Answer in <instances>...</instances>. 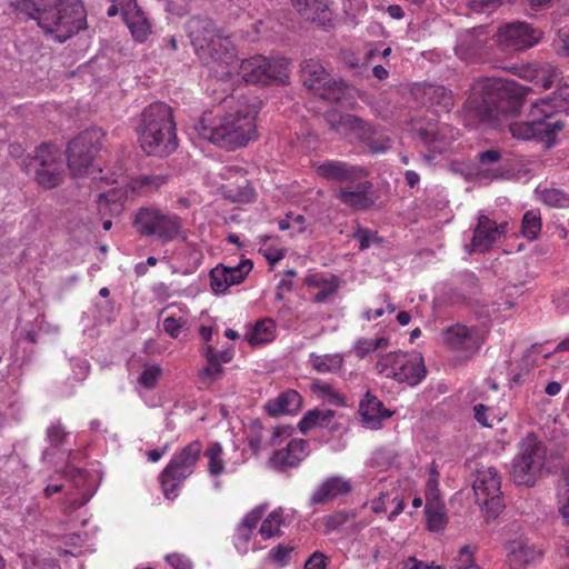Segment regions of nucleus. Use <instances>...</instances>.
Wrapping results in <instances>:
<instances>
[{
	"instance_id": "obj_1",
	"label": "nucleus",
	"mask_w": 569,
	"mask_h": 569,
	"mask_svg": "<svg viewBox=\"0 0 569 569\" xmlns=\"http://www.w3.org/2000/svg\"><path fill=\"white\" fill-rule=\"evenodd\" d=\"M187 32L194 53L203 64L211 68L220 67L221 71H216L220 76L230 74L238 68L236 46L229 37L217 33L210 19H189ZM239 69L247 83L268 86L282 81L283 60L257 54L242 60Z\"/></svg>"
},
{
	"instance_id": "obj_2",
	"label": "nucleus",
	"mask_w": 569,
	"mask_h": 569,
	"mask_svg": "<svg viewBox=\"0 0 569 569\" xmlns=\"http://www.w3.org/2000/svg\"><path fill=\"white\" fill-rule=\"evenodd\" d=\"M529 89L510 80L486 79L476 84L466 101V108L475 112L480 122L502 128L503 120L517 116Z\"/></svg>"
},
{
	"instance_id": "obj_3",
	"label": "nucleus",
	"mask_w": 569,
	"mask_h": 569,
	"mask_svg": "<svg viewBox=\"0 0 569 569\" xmlns=\"http://www.w3.org/2000/svg\"><path fill=\"white\" fill-rule=\"evenodd\" d=\"M18 17L33 19L47 34L64 42L87 27L86 10L78 0H14Z\"/></svg>"
},
{
	"instance_id": "obj_4",
	"label": "nucleus",
	"mask_w": 569,
	"mask_h": 569,
	"mask_svg": "<svg viewBox=\"0 0 569 569\" xmlns=\"http://www.w3.org/2000/svg\"><path fill=\"white\" fill-rule=\"evenodd\" d=\"M256 108L249 104H240L224 114L206 111L196 123L194 130L199 137L220 148L236 150L256 139Z\"/></svg>"
},
{
	"instance_id": "obj_5",
	"label": "nucleus",
	"mask_w": 569,
	"mask_h": 569,
	"mask_svg": "<svg viewBox=\"0 0 569 569\" xmlns=\"http://www.w3.org/2000/svg\"><path fill=\"white\" fill-rule=\"evenodd\" d=\"M142 150L149 156L167 157L178 147L172 109L163 102L146 107L136 128Z\"/></svg>"
},
{
	"instance_id": "obj_6",
	"label": "nucleus",
	"mask_w": 569,
	"mask_h": 569,
	"mask_svg": "<svg viewBox=\"0 0 569 569\" xmlns=\"http://www.w3.org/2000/svg\"><path fill=\"white\" fill-rule=\"evenodd\" d=\"M301 77L303 84L321 99L343 107L351 104L353 88L346 81L333 78L318 60H303Z\"/></svg>"
},
{
	"instance_id": "obj_7",
	"label": "nucleus",
	"mask_w": 569,
	"mask_h": 569,
	"mask_svg": "<svg viewBox=\"0 0 569 569\" xmlns=\"http://www.w3.org/2000/svg\"><path fill=\"white\" fill-rule=\"evenodd\" d=\"M202 443L191 441L177 451L159 475V483L163 496L173 500L179 496L182 483L194 472L202 455Z\"/></svg>"
},
{
	"instance_id": "obj_8",
	"label": "nucleus",
	"mask_w": 569,
	"mask_h": 569,
	"mask_svg": "<svg viewBox=\"0 0 569 569\" xmlns=\"http://www.w3.org/2000/svg\"><path fill=\"white\" fill-rule=\"evenodd\" d=\"M557 114L556 107L551 100L542 99L532 104L529 112V120L522 122H510L509 132L513 138L529 140L538 138L550 140L563 128L560 120H552Z\"/></svg>"
},
{
	"instance_id": "obj_9",
	"label": "nucleus",
	"mask_w": 569,
	"mask_h": 569,
	"mask_svg": "<svg viewBox=\"0 0 569 569\" xmlns=\"http://www.w3.org/2000/svg\"><path fill=\"white\" fill-rule=\"evenodd\" d=\"M547 448L533 433H528L518 446L512 461L511 476L515 483L532 487L546 465Z\"/></svg>"
},
{
	"instance_id": "obj_10",
	"label": "nucleus",
	"mask_w": 569,
	"mask_h": 569,
	"mask_svg": "<svg viewBox=\"0 0 569 569\" xmlns=\"http://www.w3.org/2000/svg\"><path fill=\"white\" fill-rule=\"evenodd\" d=\"M133 227L141 236L153 237L161 243L184 238L182 219L176 213L154 207L140 208L134 216Z\"/></svg>"
},
{
	"instance_id": "obj_11",
	"label": "nucleus",
	"mask_w": 569,
	"mask_h": 569,
	"mask_svg": "<svg viewBox=\"0 0 569 569\" xmlns=\"http://www.w3.org/2000/svg\"><path fill=\"white\" fill-rule=\"evenodd\" d=\"M284 427L263 426L260 420L250 422L247 429L248 446L254 456L266 450H272L269 458V466L272 469L282 471L284 469Z\"/></svg>"
},
{
	"instance_id": "obj_12",
	"label": "nucleus",
	"mask_w": 569,
	"mask_h": 569,
	"mask_svg": "<svg viewBox=\"0 0 569 569\" xmlns=\"http://www.w3.org/2000/svg\"><path fill=\"white\" fill-rule=\"evenodd\" d=\"M27 169L34 171V179L43 189H53L60 186L64 178L62 154L50 144H41L36 149Z\"/></svg>"
},
{
	"instance_id": "obj_13",
	"label": "nucleus",
	"mask_w": 569,
	"mask_h": 569,
	"mask_svg": "<svg viewBox=\"0 0 569 569\" xmlns=\"http://www.w3.org/2000/svg\"><path fill=\"white\" fill-rule=\"evenodd\" d=\"M102 133L100 130L91 129L78 134L68 144V167L74 177L89 172L93 159L101 148Z\"/></svg>"
},
{
	"instance_id": "obj_14",
	"label": "nucleus",
	"mask_w": 569,
	"mask_h": 569,
	"mask_svg": "<svg viewBox=\"0 0 569 569\" xmlns=\"http://www.w3.org/2000/svg\"><path fill=\"white\" fill-rule=\"evenodd\" d=\"M501 478L493 467L481 468L473 481L476 502L493 515L503 509Z\"/></svg>"
},
{
	"instance_id": "obj_15",
	"label": "nucleus",
	"mask_w": 569,
	"mask_h": 569,
	"mask_svg": "<svg viewBox=\"0 0 569 569\" xmlns=\"http://www.w3.org/2000/svg\"><path fill=\"white\" fill-rule=\"evenodd\" d=\"M542 31L525 21H513L499 27L497 31L498 43L508 50H525L540 42Z\"/></svg>"
},
{
	"instance_id": "obj_16",
	"label": "nucleus",
	"mask_w": 569,
	"mask_h": 569,
	"mask_svg": "<svg viewBox=\"0 0 569 569\" xmlns=\"http://www.w3.org/2000/svg\"><path fill=\"white\" fill-rule=\"evenodd\" d=\"M486 340V332L479 327H468L461 323L452 325L443 330V341L452 350L466 358L476 355Z\"/></svg>"
},
{
	"instance_id": "obj_17",
	"label": "nucleus",
	"mask_w": 569,
	"mask_h": 569,
	"mask_svg": "<svg viewBox=\"0 0 569 569\" xmlns=\"http://www.w3.org/2000/svg\"><path fill=\"white\" fill-rule=\"evenodd\" d=\"M325 120L332 131L356 139L361 143L368 140L369 136L375 133L376 130L362 118L350 113H341L337 110L327 111Z\"/></svg>"
},
{
	"instance_id": "obj_18",
	"label": "nucleus",
	"mask_w": 569,
	"mask_h": 569,
	"mask_svg": "<svg viewBox=\"0 0 569 569\" xmlns=\"http://www.w3.org/2000/svg\"><path fill=\"white\" fill-rule=\"evenodd\" d=\"M221 177L226 180L221 187L226 199L238 203H249L254 200L256 190L242 168L237 166L226 167Z\"/></svg>"
},
{
	"instance_id": "obj_19",
	"label": "nucleus",
	"mask_w": 569,
	"mask_h": 569,
	"mask_svg": "<svg viewBox=\"0 0 569 569\" xmlns=\"http://www.w3.org/2000/svg\"><path fill=\"white\" fill-rule=\"evenodd\" d=\"M317 174L326 180L340 183H355L368 178L370 171L363 166L351 164L341 160H325L312 164Z\"/></svg>"
},
{
	"instance_id": "obj_20",
	"label": "nucleus",
	"mask_w": 569,
	"mask_h": 569,
	"mask_svg": "<svg viewBox=\"0 0 569 569\" xmlns=\"http://www.w3.org/2000/svg\"><path fill=\"white\" fill-rule=\"evenodd\" d=\"M339 188L337 199L348 208L356 211H366L371 209L377 198L373 197V183L367 178Z\"/></svg>"
},
{
	"instance_id": "obj_21",
	"label": "nucleus",
	"mask_w": 569,
	"mask_h": 569,
	"mask_svg": "<svg viewBox=\"0 0 569 569\" xmlns=\"http://www.w3.org/2000/svg\"><path fill=\"white\" fill-rule=\"evenodd\" d=\"M505 550L511 569H525L539 561L543 556L542 548L526 537H518L507 541Z\"/></svg>"
},
{
	"instance_id": "obj_22",
	"label": "nucleus",
	"mask_w": 569,
	"mask_h": 569,
	"mask_svg": "<svg viewBox=\"0 0 569 569\" xmlns=\"http://www.w3.org/2000/svg\"><path fill=\"white\" fill-rule=\"evenodd\" d=\"M417 100L437 113H448L455 106L453 93L442 84L420 83L412 90Z\"/></svg>"
},
{
	"instance_id": "obj_23",
	"label": "nucleus",
	"mask_w": 569,
	"mask_h": 569,
	"mask_svg": "<svg viewBox=\"0 0 569 569\" xmlns=\"http://www.w3.org/2000/svg\"><path fill=\"white\" fill-rule=\"evenodd\" d=\"M509 223L507 221L497 223L485 214L478 217V223L473 229L471 240L472 247L480 251L487 252L492 246L507 233Z\"/></svg>"
},
{
	"instance_id": "obj_24",
	"label": "nucleus",
	"mask_w": 569,
	"mask_h": 569,
	"mask_svg": "<svg viewBox=\"0 0 569 569\" xmlns=\"http://www.w3.org/2000/svg\"><path fill=\"white\" fill-rule=\"evenodd\" d=\"M298 14L306 21L321 27L332 26L330 0H290Z\"/></svg>"
},
{
	"instance_id": "obj_25",
	"label": "nucleus",
	"mask_w": 569,
	"mask_h": 569,
	"mask_svg": "<svg viewBox=\"0 0 569 569\" xmlns=\"http://www.w3.org/2000/svg\"><path fill=\"white\" fill-rule=\"evenodd\" d=\"M359 415L363 427L378 430L393 412L387 409L377 396L368 391L359 403Z\"/></svg>"
},
{
	"instance_id": "obj_26",
	"label": "nucleus",
	"mask_w": 569,
	"mask_h": 569,
	"mask_svg": "<svg viewBox=\"0 0 569 569\" xmlns=\"http://www.w3.org/2000/svg\"><path fill=\"white\" fill-rule=\"evenodd\" d=\"M456 130L447 124L429 126L419 132L422 141L437 153L446 152L456 139Z\"/></svg>"
},
{
	"instance_id": "obj_27",
	"label": "nucleus",
	"mask_w": 569,
	"mask_h": 569,
	"mask_svg": "<svg viewBox=\"0 0 569 569\" xmlns=\"http://www.w3.org/2000/svg\"><path fill=\"white\" fill-rule=\"evenodd\" d=\"M401 363L405 366H400L401 369L392 378L397 382L413 387L426 378L427 369L421 355L405 352Z\"/></svg>"
},
{
	"instance_id": "obj_28",
	"label": "nucleus",
	"mask_w": 569,
	"mask_h": 569,
	"mask_svg": "<svg viewBox=\"0 0 569 569\" xmlns=\"http://www.w3.org/2000/svg\"><path fill=\"white\" fill-rule=\"evenodd\" d=\"M352 490L349 480L341 477L327 478L312 493V503L320 505L346 496Z\"/></svg>"
},
{
	"instance_id": "obj_29",
	"label": "nucleus",
	"mask_w": 569,
	"mask_h": 569,
	"mask_svg": "<svg viewBox=\"0 0 569 569\" xmlns=\"http://www.w3.org/2000/svg\"><path fill=\"white\" fill-rule=\"evenodd\" d=\"M557 67L548 62L529 63L522 68L520 76L529 81L541 84L543 89H549L560 77Z\"/></svg>"
},
{
	"instance_id": "obj_30",
	"label": "nucleus",
	"mask_w": 569,
	"mask_h": 569,
	"mask_svg": "<svg viewBox=\"0 0 569 569\" xmlns=\"http://www.w3.org/2000/svg\"><path fill=\"white\" fill-rule=\"evenodd\" d=\"M263 513V506L256 507L249 513H247L242 521L238 525L234 532V546L239 550L247 551L248 542L250 541L253 530L257 528Z\"/></svg>"
},
{
	"instance_id": "obj_31",
	"label": "nucleus",
	"mask_w": 569,
	"mask_h": 569,
	"mask_svg": "<svg viewBox=\"0 0 569 569\" xmlns=\"http://www.w3.org/2000/svg\"><path fill=\"white\" fill-rule=\"evenodd\" d=\"M303 282L310 288L312 287L319 289V291L313 297L316 302H326L337 292L339 287L338 277H326L321 273L309 274L303 279Z\"/></svg>"
},
{
	"instance_id": "obj_32",
	"label": "nucleus",
	"mask_w": 569,
	"mask_h": 569,
	"mask_svg": "<svg viewBox=\"0 0 569 569\" xmlns=\"http://www.w3.org/2000/svg\"><path fill=\"white\" fill-rule=\"evenodd\" d=\"M124 22L138 42H144L151 34L152 26L137 3L136 8L126 13Z\"/></svg>"
},
{
	"instance_id": "obj_33",
	"label": "nucleus",
	"mask_w": 569,
	"mask_h": 569,
	"mask_svg": "<svg viewBox=\"0 0 569 569\" xmlns=\"http://www.w3.org/2000/svg\"><path fill=\"white\" fill-rule=\"evenodd\" d=\"M201 355L206 359L207 365L199 370L198 377L202 383L209 385L220 378L223 372V368L219 363V359L216 355V348L213 346L206 345L201 350Z\"/></svg>"
},
{
	"instance_id": "obj_34",
	"label": "nucleus",
	"mask_w": 569,
	"mask_h": 569,
	"mask_svg": "<svg viewBox=\"0 0 569 569\" xmlns=\"http://www.w3.org/2000/svg\"><path fill=\"white\" fill-rule=\"evenodd\" d=\"M425 513L429 531L439 532L446 528L448 517L443 501L429 500V503H426Z\"/></svg>"
},
{
	"instance_id": "obj_35",
	"label": "nucleus",
	"mask_w": 569,
	"mask_h": 569,
	"mask_svg": "<svg viewBox=\"0 0 569 569\" xmlns=\"http://www.w3.org/2000/svg\"><path fill=\"white\" fill-rule=\"evenodd\" d=\"M311 367L319 373H337L342 369L343 356L340 353L310 355Z\"/></svg>"
},
{
	"instance_id": "obj_36",
	"label": "nucleus",
	"mask_w": 569,
	"mask_h": 569,
	"mask_svg": "<svg viewBox=\"0 0 569 569\" xmlns=\"http://www.w3.org/2000/svg\"><path fill=\"white\" fill-rule=\"evenodd\" d=\"M274 321L270 318L257 321L254 327L246 335V339L251 346L267 343L274 338Z\"/></svg>"
},
{
	"instance_id": "obj_37",
	"label": "nucleus",
	"mask_w": 569,
	"mask_h": 569,
	"mask_svg": "<svg viewBox=\"0 0 569 569\" xmlns=\"http://www.w3.org/2000/svg\"><path fill=\"white\" fill-rule=\"evenodd\" d=\"M403 353L402 351H395L380 357L375 366L377 373L383 378L392 379L401 369L400 366H403L401 363Z\"/></svg>"
},
{
	"instance_id": "obj_38",
	"label": "nucleus",
	"mask_w": 569,
	"mask_h": 569,
	"mask_svg": "<svg viewBox=\"0 0 569 569\" xmlns=\"http://www.w3.org/2000/svg\"><path fill=\"white\" fill-rule=\"evenodd\" d=\"M541 228L540 211L535 209L526 211L521 220L522 236L530 241L536 240L540 234Z\"/></svg>"
},
{
	"instance_id": "obj_39",
	"label": "nucleus",
	"mask_w": 569,
	"mask_h": 569,
	"mask_svg": "<svg viewBox=\"0 0 569 569\" xmlns=\"http://www.w3.org/2000/svg\"><path fill=\"white\" fill-rule=\"evenodd\" d=\"M167 182V178L161 174H143L136 178H132L130 181V187L133 191L137 192H151L158 190Z\"/></svg>"
},
{
	"instance_id": "obj_40",
	"label": "nucleus",
	"mask_w": 569,
	"mask_h": 569,
	"mask_svg": "<svg viewBox=\"0 0 569 569\" xmlns=\"http://www.w3.org/2000/svg\"><path fill=\"white\" fill-rule=\"evenodd\" d=\"M283 523L282 509L278 508L273 510L261 523L259 533L262 539H270L276 536H280L281 526Z\"/></svg>"
},
{
	"instance_id": "obj_41",
	"label": "nucleus",
	"mask_w": 569,
	"mask_h": 569,
	"mask_svg": "<svg viewBox=\"0 0 569 569\" xmlns=\"http://www.w3.org/2000/svg\"><path fill=\"white\" fill-rule=\"evenodd\" d=\"M390 345V340L387 337H379L376 339H368V338H361L357 340V342L353 346V352L355 355L363 359L369 353L378 350V349H385Z\"/></svg>"
},
{
	"instance_id": "obj_42",
	"label": "nucleus",
	"mask_w": 569,
	"mask_h": 569,
	"mask_svg": "<svg viewBox=\"0 0 569 569\" xmlns=\"http://www.w3.org/2000/svg\"><path fill=\"white\" fill-rule=\"evenodd\" d=\"M309 455V445L305 439H291L287 443V467H296Z\"/></svg>"
},
{
	"instance_id": "obj_43",
	"label": "nucleus",
	"mask_w": 569,
	"mask_h": 569,
	"mask_svg": "<svg viewBox=\"0 0 569 569\" xmlns=\"http://www.w3.org/2000/svg\"><path fill=\"white\" fill-rule=\"evenodd\" d=\"M208 458V471L212 476H219L224 471V461L222 459V447L219 442L212 443L206 451Z\"/></svg>"
},
{
	"instance_id": "obj_44",
	"label": "nucleus",
	"mask_w": 569,
	"mask_h": 569,
	"mask_svg": "<svg viewBox=\"0 0 569 569\" xmlns=\"http://www.w3.org/2000/svg\"><path fill=\"white\" fill-rule=\"evenodd\" d=\"M540 198L550 208H569V196L560 189H545Z\"/></svg>"
},
{
	"instance_id": "obj_45",
	"label": "nucleus",
	"mask_w": 569,
	"mask_h": 569,
	"mask_svg": "<svg viewBox=\"0 0 569 569\" xmlns=\"http://www.w3.org/2000/svg\"><path fill=\"white\" fill-rule=\"evenodd\" d=\"M452 569H481L475 562V550L469 545L461 547L452 560Z\"/></svg>"
},
{
	"instance_id": "obj_46",
	"label": "nucleus",
	"mask_w": 569,
	"mask_h": 569,
	"mask_svg": "<svg viewBox=\"0 0 569 569\" xmlns=\"http://www.w3.org/2000/svg\"><path fill=\"white\" fill-rule=\"evenodd\" d=\"M252 267L253 264L250 260H242L234 267H226V277L230 287L241 283L251 271Z\"/></svg>"
},
{
	"instance_id": "obj_47",
	"label": "nucleus",
	"mask_w": 569,
	"mask_h": 569,
	"mask_svg": "<svg viewBox=\"0 0 569 569\" xmlns=\"http://www.w3.org/2000/svg\"><path fill=\"white\" fill-rule=\"evenodd\" d=\"M161 373L162 369L159 365H144L138 378V382L148 390L153 389L157 386Z\"/></svg>"
},
{
	"instance_id": "obj_48",
	"label": "nucleus",
	"mask_w": 569,
	"mask_h": 569,
	"mask_svg": "<svg viewBox=\"0 0 569 569\" xmlns=\"http://www.w3.org/2000/svg\"><path fill=\"white\" fill-rule=\"evenodd\" d=\"M559 513L569 528V467L563 472V486L559 492Z\"/></svg>"
},
{
	"instance_id": "obj_49",
	"label": "nucleus",
	"mask_w": 569,
	"mask_h": 569,
	"mask_svg": "<svg viewBox=\"0 0 569 569\" xmlns=\"http://www.w3.org/2000/svg\"><path fill=\"white\" fill-rule=\"evenodd\" d=\"M226 273V266L222 264L217 266L210 271V286L216 293H222L230 287Z\"/></svg>"
},
{
	"instance_id": "obj_50",
	"label": "nucleus",
	"mask_w": 569,
	"mask_h": 569,
	"mask_svg": "<svg viewBox=\"0 0 569 569\" xmlns=\"http://www.w3.org/2000/svg\"><path fill=\"white\" fill-rule=\"evenodd\" d=\"M188 325V320L183 317L169 316L162 322L163 331L172 339H177L182 329Z\"/></svg>"
},
{
	"instance_id": "obj_51",
	"label": "nucleus",
	"mask_w": 569,
	"mask_h": 569,
	"mask_svg": "<svg viewBox=\"0 0 569 569\" xmlns=\"http://www.w3.org/2000/svg\"><path fill=\"white\" fill-rule=\"evenodd\" d=\"M350 516L347 511L340 510L336 511L329 516L323 518V525L326 528V532H331L337 530L340 526L345 525L349 520Z\"/></svg>"
},
{
	"instance_id": "obj_52",
	"label": "nucleus",
	"mask_w": 569,
	"mask_h": 569,
	"mask_svg": "<svg viewBox=\"0 0 569 569\" xmlns=\"http://www.w3.org/2000/svg\"><path fill=\"white\" fill-rule=\"evenodd\" d=\"M287 230H290L291 236L303 233L307 230L306 217L287 212Z\"/></svg>"
},
{
	"instance_id": "obj_53",
	"label": "nucleus",
	"mask_w": 569,
	"mask_h": 569,
	"mask_svg": "<svg viewBox=\"0 0 569 569\" xmlns=\"http://www.w3.org/2000/svg\"><path fill=\"white\" fill-rule=\"evenodd\" d=\"M24 569H61L53 559H40L34 556H28L24 559Z\"/></svg>"
},
{
	"instance_id": "obj_54",
	"label": "nucleus",
	"mask_w": 569,
	"mask_h": 569,
	"mask_svg": "<svg viewBox=\"0 0 569 569\" xmlns=\"http://www.w3.org/2000/svg\"><path fill=\"white\" fill-rule=\"evenodd\" d=\"M132 8H136V0H113L107 10V14L108 17H116L118 13H120L124 21L126 13L131 11Z\"/></svg>"
},
{
	"instance_id": "obj_55",
	"label": "nucleus",
	"mask_w": 569,
	"mask_h": 569,
	"mask_svg": "<svg viewBox=\"0 0 569 569\" xmlns=\"http://www.w3.org/2000/svg\"><path fill=\"white\" fill-rule=\"evenodd\" d=\"M501 157L502 153L498 149L481 151L476 156L478 163L483 168L498 163L501 160Z\"/></svg>"
},
{
	"instance_id": "obj_56",
	"label": "nucleus",
	"mask_w": 569,
	"mask_h": 569,
	"mask_svg": "<svg viewBox=\"0 0 569 569\" xmlns=\"http://www.w3.org/2000/svg\"><path fill=\"white\" fill-rule=\"evenodd\" d=\"M376 134H377V131L375 130V133H371L369 136V139L366 140L362 144L368 147L372 153L386 152L390 147L389 139L377 138Z\"/></svg>"
},
{
	"instance_id": "obj_57",
	"label": "nucleus",
	"mask_w": 569,
	"mask_h": 569,
	"mask_svg": "<svg viewBox=\"0 0 569 569\" xmlns=\"http://www.w3.org/2000/svg\"><path fill=\"white\" fill-rule=\"evenodd\" d=\"M376 232H372L370 229L358 226L356 231L353 232V239L358 240L359 249L366 250L370 247L371 241L375 239Z\"/></svg>"
},
{
	"instance_id": "obj_58",
	"label": "nucleus",
	"mask_w": 569,
	"mask_h": 569,
	"mask_svg": "<svg viewBox=\"0 0 569 569\" xmlns=\"http://www.w3.org/2000/svg\"><path fill=\"white\" fill-rule=\"evenodd\" d=\"M66 437L67 432L60 423L52 425L47 429V438L54 447L61 446L64 442Z\"/></svg>"
},
{
	"instance_id": "obj_59",
	"label": "nucleus",
	"mask_w": 569,
	"mask_h": 569,
	"mask_svg": "<svg viewBox=\"0 0 569 569\" xmlns=\"http://www.w3.org/2000/svg\"><path fill=\"white\" fill-rule=\"evenodd\" d=\"M502 6V0H472L471 8L477 12L492 13Z\"/></svg>"
},
{
	"instance_id": "obj_60",
	"label": "nucleus",
	"mask_w": 569,
	"mask_h": 569,
	"mask_svg": "<svg viewBox=\"0 0 569 569\" xmlns=\"http://www.w3.org/2000/svg\"><path fill=\"white\" fill-rule=\"evenodd\" d=\"M264 409L270 417L284 413V391L280 392L277 398L269 400Z\"/></svg>"
},
{
	"instance_id": "obj_61",
	"label": "nucleus",
	"mask_w": 569,
	"mask_h": 569,
	"mask_svg": "<svg viewBox=\"0 0 569 569\" xmlns=\"http://www.w3.org/2000/svg\"><path fill=\"white\" fill-rule=\"evenodd\" d=\"M302 407V397L292 389H287V415L297 413Z\"/></svg>"
},
{
	"instance_id": "obj_62",
	"label": "nucleus",
	"mask_w": 569,
	"mask_h": 569,
	"mask_svg": "<svg viewBox=\"0 0 569 569\" xmlns=\"http://www.w3.org/2000/svg\"><path fill=\"white\" fill-rule=\"evenodd\" d=\"M316 426H319V413L316 410L308 411L298 423V428L302 433L308 432Z\"/></svg>"
},
{
	"instance_id": "obj_63",
	"label": "nucleus",
	"mask_w": 569,
	"mask_h": 569,
	"mask_svg": "<svg viewBox=\"0 0 569 569\" xmlns=\"http://www.w3.org/2000/svg\"><path fill=\"white\" fill-rule=\"evenodd\" d=\"M327 567V557L316 551L313 552L305 562V569H326Z\"/></svg>"
},
{
	"instance_id": "obj_64",
	"label": "nucleus",
	"mask_w": 569,
	"mask_h": 569,
	"mask_svg": "<svg viewBox=\"0 0 569 569\" xmlns=\"http://www.w3.org/2000/svg\"><path fill=\"white\" fill-rule=\"evenodd\" d=\"M167 562L173 569H191L189 559L179 553H171L166 557Z\"/></svg>"
}]
</instances>
